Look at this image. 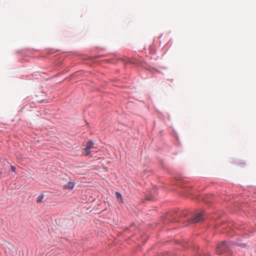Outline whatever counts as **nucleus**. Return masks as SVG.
Listing matches in <instances>:
<instances>
[{
	"label": "nucleus",
	"instance_id": "f257e3e1",
	"mask_svg": "<svg viewBox=\"0 0 256 256\" xmlns=\"http://www.w3.org/2000/svg\"><path fill=\"white\" fill-rule=\"evenodd\" d=\"M216 252L219 254L224 252H227L228 254H232L229 244H226L225 242H222L218 245Z\"/></svg>",
	"mask_w": 256,
	"mask_h": 256
},
{
	"label": "nucleus",
	"instance_id": "f03ea898",
	"mask_svg": "<svg viewBox=\"0 0 256 256\" xmlns=\"http://www.w3.org/2000/svg\"><path fill=\"white\" fill-rule=\"evenodd\" d=\"M205 218V212L202 211L196 214L194 217L191 220L192 223H198Z\"/></svg>",
	"mask_w": 256,
	"mask_h": 256
},
{
	"label": "nucleus",
	"instance_id": "7ed1b4c3",
	"mask_svg": "<svg viewBox=\"0 0 256 256\" xmlns=\"http://www.w3.org/2000/svg\"><path fill=\"white\" fill-rule=\"evenodd\" d=\"M93 143L92 142H88L87 146L84 149V150L86 152V154L90 153V150L92 147Z\"/></svg>",
	"mask_w": 256,
	"mask_h": 256
},
{
	"label": "nucleus",
	"instance_id": "20e7f679",
	"mask_svg": "<svg viewBox=\"0 0 256 256\" xmlns=\"http://www.w3.org/2000/svg\"><path fill=\"white\" fill-rule=\"evenodd\" d=\"M74 183L72 182H68L64 186V189L72 190L74 187Z\"/></svg>",
	"mask_w": 256,
	"mask_h": 256
},
{
	"label": "nucleus",
	"instance_id": "39448f33",
	"mask_svg": "<svg viewBox=\"0 0 256 256\" xmlns=\"http://www.w3.org/2000/svg\"><path fill=\"white\" fill-rule=\"evenodd\" d=\"M44 198V194H41L39 195V196L36 199V202L40 203L41 202Z\"/></svg>",
	"mask_w": 256,
	"mask_h": 256
},
{
	"label": "nucleus",
	"instance_id": "423d86ee",
	"mask_svg": "<svg viewBox=\"0 0 256 256\" xmlns=\"http://www.w3.org/2000/svg\"><path fill=\"white\" fill-rule=\"evenodd\" d=\"M116 198L118 200H119V199L120 200H122V195L119 192H116Z\"/></svg>",
	"mask_w": 256,
	"mask_h": 256
},
{
	"label": "nucleus",
	"instance_id": "0eeeda50",
	"mask_svg": "<svg viewBox=\"0 0 256 256\" xmlns=\"http://www.w3.org/2000/svg\"><path fill=\"white\" fill-rule=\"evenodd\" d=\"M14 168H14V167L12 166V170H14Z\"/></svg>",
	"mask_w": 256,
	"mask_h": 256
},
{
	"label": "nucleus",
	"instance_id": "6e6552de",
	"mask_svg": "<svg viewBox=\"0 0 256 256\" xmlns=\"http://www.w3.org/2000/svg\"><path fill=\"white\" fill-rule=\"evenodd\" d=\"M161 38H162V36H160V37L159 38V39L160 40Z\"/></svg>",
	"mask_w": 256,
	"mask_h": 256
}]
</instances>
